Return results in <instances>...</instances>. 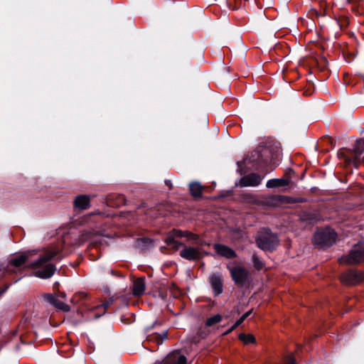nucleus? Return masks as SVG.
Listing matches in <instances>:
<instances>
[{"label": "nucleus", "instance_id": "f257e3e1", "mask_svg": "<svg viewBox=\"0 0 364 364\" xmlns=\"http://www.w3.org/2000/svg\"><path fill=\"white\" fill-rule=\"evenodd\" d=\"M179 237H186L188 241H191L197 240L198 236L189 231L174 229L168 233L165 238V242L168 247L174 250H178L183 246L180 252V256L187 260H198L203 257L202 252L199 247L183 245L177 240V238Z\"/></svg>", "mask_w": 364, "mask_h": 364}, {"label": "nucleus", "instance_id": "f03ea898", "mask_svg": "<svg viewBox=\"0 0 364 364\" xmlns=\"http://www.w3.org/2000/svg\"><path fill=\"white\" fill-rule=\"evenodd\" d=\"M59 252L60 251L58 250H49L41 255L34 264L36 268L34 274L41 279H48L51 277L54 274L56 269L53 264L48 263V262Z\"/></svg>", "mask_w": 364, "mask_h": 364}, {"label": "nucleus", "instance_id": "7ed1b4c3", "mask_svg": "<svg viewBox=\"0 0 364 364\" xmlns=\"http://www.w3.org/2000/svg\"><path fill=\"white\" fill-rule=\"evenodd\" d=\"M336 239V233L329 228L319 229L315 233L313 242L318 247H325L332 245Z\"/></svg>", "mask_w": 364, "mask_h": 364}, {"label": "nucleus", "instance_id": "20e7f679", "mask_svg": "<svg viewBox=\"0 0 364 364\" xmlns=\"http://www.w3.org/2000/svg\"><path fill=\"white\" fill-rule=\"evenodd\" d=\"M364 262V243L355 245L348 255L339 259L341 264L353 265Z\"/></svg>", "mask_w": 364, "mask_h": 364}, {"label": "nucleus", "instance_id": "39448f33", "mask_svg": "<svg viewBox=\"0 0 364 364\" xmlns=\"http://www.w3.org/2000/svg\"><path fill=\"white\" fill-rule=\"evenodd\" d=\"M146 339L157 344H161L167 337V331L162 329L161 324L155 321L151 326H147L145 329Z\"/></svg>", "mask_w": 364, "mask_h": 364}, {"label": "nucleus", "instance_id": "423d86ee", "mask_svg": "<svg viewBox=\"0 0 364 364\" xmlns=\"http://www.w3.org/2000/svg\"><path fill=\"white\" fill-rule=\"evenodd\" d=\"M256 242L258 247L263 250H273L279 245L277 236L269 231L261 233Z\"/></svg>", "mask_w": 364, "mask_h": 364}, {"label": "nucleus", "instance_id": "0eeeda50", "mask_svg": "<svg viewBox=\"0 0 364 364\" xmlns=\"http://www.w3.org/2000/svg\"><path fill=\"white\" fill-rule=\"evenodd\" d=\"M231 277L234 282L240 287H243L248 280L249 271L241 266H236L229 269Z\"/></svg>", "mask_w": 364, "mask_h": 364}, {"label": "nucleus", "instance_id": "6e6552de", "mask_svg": "<svg viewBox=\"0 0 364 364\" xmlns=\"http://www.w3.org/2000/svg\"><path fill=\"white\" fill-rule=\"evenodd\" d=\"M341 280L342 282L350 285L359 284L364 281V272L348 271L341 274Z\"/></svg>", "mask_w": 364, "mask_h": 364}, {"label": "nucleus", "instance_id": "1a4fd4ad", "mask_svg": "<svg viewBox=\"0 0 364 364\" xmlns=\"http://www.w3.org/2000/svg\"><path fill=\"white\" fill-rule=\"evenodd\" d=\"M291 175H294V171L290 169L285 173L283 177L267 181L266 186L268 188H275L289 186L291 182Z\"/></svg>", "mask_w": 364, "mask_h": 364}, {"label": "nucleus", "instance_id": "9d476101", "mask_svg": "<svg viewBox=\"0 0 364 364\" xmlns=\"http://www.w3.org/2000/svg\"><path fill=\"white\" fill-rule=\"evenodd\" d=\"M262 178L257 173H252L242 177L239 182L240 187L257 186L260 184Z\"/></svg>", "mask_w": 364, "mask_h": 364}, {"label": "nucleus", "instance_id": "9b49d317", "mask_svg": "<svg viewBox=\"0 0 364 364\" xmlns=\"http://www.w3.org/2000/svg\"><path fill=\"white\" fill-rule=\"evenodd\" d=\"M209 282L215 296H218L223 292V282L219 274H212L209 277Z\"/></svg>", "mask_w": 364, "mask_h": 364}, {"label": "nucleus", "instance_id": "f8f14e48", "mask_svg": "<svg viewBox=\"0 0 364 364\" xmlns=\"http://www.w3.org/2000/svg\"><path fill=\"white\" fill-rule=\"evenodd\" d=\"M164 364H186V358L178 351H174L167 355Z\"/></svg>", "mask_w": 364, "mask_h": 364}, {"label": "nucleus", "instance_id": "ddd939ff", "mask_svg": "<svg viewBox=\"0 0 364 364\" xmlns=\"http://www.w3.org/2000/svg\"><path fill=\"white\" fill-rule=\"evenodd\" d=\"M214 249L218 255L226 258L230 259L236 257L235 252L226 245L215 244L214 245Z\"/></svg>", "mask_w": 364, "mask_h": 364}, {"label": "nucleus", "instance_id": "4468645a", "mask_svg": "<svg viewBox=\"0 0 364 364\" xmlns=\"http://www.w3.org/2000/svg\"><path fill=\"white\" fill-rule=\"evenodd\" d=\"M90 198L85 195H80L75 198L74 206L80 210H84L90 207Z\"/></svg>", "mask_w": 364, "mask_h": 364}, {"label": "nucleus", "instance_id": "2eb2a0df", "mask_svg": "<svg viewBox=\"0 0 364 364\" xmlns=\"http://www.w3.org/2000/svg\"><path fill=\"white\" fill-rule=\"evenodd\" d=\"M145 282L144 277H140L134 281L132 292L134 296H141L145 290Z\"/></svg>", "mask_w": 364, "mask_h": 364}, {"label": "nucleus", "instance_id": "dca6fc26", "mask_svg": "<svg viewBox=\"0 0 364 364\" xmlns=\"http://www.w3.org/2000/svg\"><path fill=\"white\" fill-rule=\"evenodd\" d=\"M191 195L194 197H200L202 195V186L199 183L193 182L189 185Z\"/></svg>", "mask_w": 364, "mask_h": 364}, {"label": "nucleus", "instance_id": "f3484780", "mask_svg": "<svg viewBox=\"0 0 364 364\" xmlns=\"http://www.w3.org/2000/svg\"><path fill=\"white\" fill-rule=\"evenodd\" d=\"M27 259L25 254L17 255L11 260V264L14 267H18L23 265Z\"/></svg>", "mask_w": 364, "mask_h": 364}, {"label": "nucleus", "instance_id": "a211bd4d", "mask_svg": "<svg viewBox=\"0 0 364 364\" xmlns=\"http://www.w3.org/2000/svg\"><path fill=\"white\" fill-rule=\"evenodd\" d=\"M364 151V139L356 140L352 152L354 154H362Z\"/></svg>", "mask_w": 364, "mask_h": 364}, {"label": "nucleus", "instance_id": "6ab92c4d", "mask_svg": "<svg viewBox=\"0 0 364 364\" xmlns=\"http://www.w3.org/2000/svg\"><path fill=\"white\" fill-rule=\"evenodd\" d=\"M239 339L242 341L245 345L256 343V339L252 334L240 333L239 335Z\"/></svg>", "mask_w": 364, "mask_h": 364}, {"label": "nucleus", "instance_id": "aec40b11", "mask_svg": "<svg viewBox=\"0 0 364 364\" xmlns=\"http://www.w3.org/2000/svg\"><path fill=\"white\" fill-rule=\"evenodd\" d=\"M221 321L222 316L220 314H215L213 316L207 318L205 321V325L207 326H212L220 323Z\"/></svg>", "mask_w": 364, "mask_h": 364}, {"label": "nucleus", "instance_id": "412c9836", "mask_svg": "<svg viewBox=\"0 0 364 364\" xmlns=\"http://www.w3.org/2000/svg\"><path fill=\"white\" fill-rule=\"evenodd\" d=\"M252 262L254 267L257 270H261L264 267V264L263 262L258 257V256L255 254L252 255Z\"/></svg>", "mask_w": 364, "mask_h": 364}, {"label": "nucleus", "instance_id": "4be33fe9", "mask_svg": "<svg viewBox=\"0 0 364 364\" xmlns=\"http://www.w3.org/2000/svg\"><path fill=\"white\" fill-rule=\"evenodd\" d=\"M53 306L58 309L65 312H68L70 310V307L68 304L59 301L58 299H56Z\"/></svg>", "mask_w": 364, "mask_h": 364}, {"label": "nucleus", "instance_id": "5701e85b", "mask_svg": "<svg viewBox=\"0 0 364 364\" xmlns=\"http://www.w3.org/2000/svg\"><path fill=\"white\" fill-rule=\"evenodd\" d=\"M363 161V158L361 157V154H355L353 159H351V164H353L355 168H358Z\"/></svg>", "mask_w": 364, "mask_h": 364}, {"label": "nucleus", "instance_id": "b1692460", "mask_svg": "<svg viewBox=\"0 0 364 364\" xmlns=\"http://www.w3.org/2000/svg\"><path fill=\"white\" fill-rule=\"evenodd\" d=\"M338 156L340 159H344L346 166L351 164V159L346 156L343 150L338 151Z\"/></svg>", "mask_w": 364, "mask_h": 364}, {"label": "nucleus", "instance_id": "393cba45", "mask_svg": "<svg viewBox=\"0 0 364 364\" xmlns=\"http://www.w3.org/2000/svg\"><path fill=\"white\" fill-rule=\"evenodd\" d=\"M45 299H46L47 301H48L50 304H52L53 306L54 305L57 298H55L53 295L52 294H46L45 296Z\"/></svg>", "mask_w": 364, "mask_h": 364}, {"label": "nucleus", "instance_id": "a878e982", "mask_svg": "<svg viewBox=\"0 0 364 364\" xmlns=\"http://www.w3.org/2000/svg\"><path fill=\"white\" fill-rule=\"evenodd\" d=\"M284 364H294V359L293 356H290L284 360Z\"/></svg>", "mask_w": 364, "mask_h": 364}, {"label": "nucleus", "instance_id": "bb28decb", "mask_svg": "<svg viewBox=\"0 0 364 364\" xmlns=\"http://www.w3.org/2000/svg\"><path fill=\"white\" fill-rule=\"evenodd\" d=\"M245 319L241 316L233 325V327H237L240 326Z\"/></svg>", "mask_w": 364, "mask_h": 364}, {"label": "nucleus", "instance_id": "cd10ccee", "mask_svg": "<svg viewBox=\"0 0 364 364\" xmlns=\"http://www.w3.org/2000/svg\"><path fill=\"white\" fill-rule=\"evenodd\" d=\"M165 183H166V186H167L170 189H171V188H172L173 185H172V183H171V180H168V179H167V180H166V181H165Z\"/></svg>", "mask_w": 364, "mask_h": 364}, {"label": "nucleus", "instance_id": "c85d7f7f", "mask_svg": "<svg viewBox=\"0 0 364 364\" xmlns=\"http://www.w3.org/2000/svg\"><path fill=\"white\" fill-rule=\"evenodd\" d=\"M251 313H252V310H250V311H249L246 312V313H245V314H244L242 316L245 319H246V318H247V317L251 314Z\"/></svg>", "mask_w": 364, "mask_h": 364}, {"label": "nucleus", "instance_id": "c756f323", "mask_svg": "<svg viewBox=\"0 0 364 364\" xmlns=\"http://www.w3.org/2000/svg\"><path fill=\"white\" fill-rule=\"evenodd\" d=\"M81 295H82V294L75 295V296L71 299V301H71L72 303H74V304H75V303H76V302H77V301H76L77 297H79V296H80Z\"/></svg>", "mask_w": 364, "mask_h": 364}, {"label": "nucleus", "instance_id": "7c9ffc66", "mask_svg": "<svg viewBox=\"0 0 364 364\" xmlns=\"http://www.w3.org/2000/svg\"><path fill=\"white\" fill-rule=\"evenodd\" d=\"M236 328H237V327H233V326H232L230 328H229V329L227 331V332H226L225 334H228V333H229L232 332V331L233 330H235Z\"/></svg>", "mask_w": 364, "mask_h": 364}, {"label": "nucleus", "instance_id": "2f4dec72", "mask_svg": "<svg viewBox=\"0 0 364 364\" xmlns=\"http://www.w3.org/2000/svg\"><path fill=\"white\" fill-rule=\"evenodd\" d=\"M60 296L62 297L63 299H65L66 294L65 293L62 292L60 294Z\"/></svg>", "mask_w": 364, "mask_h": 364}, {"label": "nucleus", "instance_id": "473e14b6", "mask_svg": "<svg viewBox=\"0 0 364 364\" xmlns=\"http://www.w3.org/2000/svg\"><path fill=\"white\" fill-rule=\"evenodd\" d=\"M99 309L100 310H102V314L105 313V306H100V307H98Z\"/></svg>", "mask_w": 364, "mask_h": 364}, {"label": "nucleus", "instance_id": "72a5a7b5", "mask_svg": "<svg viewBox=\"0 0 364 364\" xmlns=\"http://www.w3.org/2000/svg\"><path fill=\"white\" fill-rule=\"evenodd\" d=\"M267 151H269V149H264V154H265L266 152H267Z\"/></svg>", "mask_w": 364, "mask_h": 364}, {"label": "nucleus", "instance_id": "f704fd0d", "mask_svg": "<svg viewBox=\"0 0 364 364\" xmlns=\"http://www.w3.org/2000/svg\"><path fill=\"white\" fill-rule=\"evenodd\" d=\"M100 316L99 315H95V318H98Z\"/></svg>", "mask_w": 364, "mask_h": 364}, {"label": "nucleus", "instance_id": "c9c22d12", "mask_svg": "<svg viewBox=\"0 0 364 364\" xmlns=\"http://www.w3.org/2000/svg\"><path fill=\"white\" fill-rule=\"evenodd\" d=\"M301 201H302V200H298V199L296 200V202H301Z\"/></svg>", "mask_w": 364, "mask_h": 364}]
</instances>
